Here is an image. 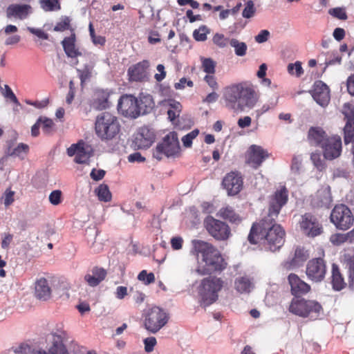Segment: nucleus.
I'll return each mask as SVG.
<instances>
[{"label": "nucleus", "instance_id": "1", "mask_svg": "<svg viewBox=\"0 0 354 354\" xmlns=\"http://www.w3.org/2000/svg\"><path fill=\"white\" fill-rule=\"evenodd\" d=\"M276 218L266 216L259 223L253 224L248 235L250 243H259L272 252L279 250L284 243L285 231L275 223Z\"/></svg>", "mask_w": 354, "mask_h": 354}, {"label": "nucleus", "instance_id": "2", "mask_svg": "<svg viewBox=\"0 0 354 354\" xmlns=\"http://www.w3.org/2000/svg\"><path fill=\"white\" fill-rule=\"evenodd\" d=\"M259 95L253 86L247 82L234 84L225 87L223 92L225 106L234 113L252 109L259 100Z\"/></svg>", "mask_w": 354, "mask_h": 354}, {"label": "nucleus", "instance_id": "3", "mask_svg": "<svg viewBox=\"0 0 354 354\" xmlns=\"http://www.w3.org/2000/svg\"><path fill=\"white\" fill-rule=\"evenodd\" d=\"M191 252L196 257L198 266L196 271L201 275L221 271L225 268V263L220 252L211 243L194 239L192 241Z\"/></svg>", "mask_w": 354, "mask_h": 354}, {"label": "nucleus", "instance_id": "4", "mask_svg": "<svg viewBox=\"0 0 354 354\" xmlns=\"http://www.w3.org/2000/svg\"><path fill=\"white\" fill-rule=\"evenodd\" d=\"M224 281L219 277L209 276L203 279L198 288L200 305L204 308L215 303L218 293L224 286Z\"/></svg>", "mask_w": 354, "mask_h": 354}, {"label": "nucleus", "instance_id": "5", "mask_svg": "<svg viewBox=\"0 0 354 354\" xmlns=\"http://www.w3.org/2000/svg\"><path fill=\"white\" fill-rule=\"evenodd\" d=\"M120 128L118 118L109 112H103L96 118L95 133L102 140H109L115 138L119 133Z\"/></svg>", "mask_w": 354, "mask_h": 354}, {"label": "nucleus", "instance_id": "6", "mask_svg": "<svg viewBox=\"0 0 354 354\" xmlns=\"http://www.w3.org/2000/svg\"><path fill=\"white\" fill-rule=\"evenodd\" d=\"M288 310L295 315L306 317L310 320L318 319L322 313V307L319 302L299 297L292 299Z\"/></svg>", "mask_w": 354, "mask_h": 354}, {"label": "nucleus", "instance_id": "7", "mask_svg": "<svg viewBox=\"0 0 354 354\" xmlns=\"http://www.w3.org/2000/svg\"><path fill=\"white\" fill-rule=\"evenodd\" d=\"M180 144L178 134L175 131L169 132L162 139L153 151V158L161 160L162 156L168 158L175 156L179 153Z\"/></svg>", "mask_w": 354, "mask_h": 354}, {"label": "nucleus", "instance_id": "8", "mask_svg": "<svg viewBox=\"0 0 354 354\" xmlns=\"http://www.w3.org/2000/svg\"><path fill=\"white\" fill-rule=\"evenodd\" d=\"M330 219L335 227L340 230H347L354 223V216L346 205H336L332 209Z\"/></svg>", "mask_w": 354, "mask_h": 354}, {"label": "nucleus", "instance_id": "9", "mask_svg": "<svg viewBox=\"0 0 354 354\" xmlns=\"http://www.w3.org/2000/svg\"><path fill=\"white\" fill-rule=\"evenodd\" d=\"M66 337V333L64 330H57L52 332L48 337L49 345L47 349L34 348L35 354H70L66 346L64 344V340Z\"/></svg>", "mask_w": 354, "mask_h": 354}, {"label": "nucleus", "instance_id": "10", "mask_svg": "<svg viewBox=\"0 0 354 354\" xmlns=\"http://www.w3.org/2000/svg\"><path fill=\"white\" fill-rule=\"evenodd\" d=\"M168 318V315L163 309L154 306L146 314L145 328L147 330L156 333L167 323Z\"/></svg>", "mask_w": 354, "mask_h": 354}, {"label": "nucleus", "instance_id": "11", "mask_svg": "<svg viewBox=\"0 0 354 354\" xmlns=\"http://www.w3.org/2000/svg\"><path fill=\"white\" fill-rule=\"evenodd\" d=\"M205 226L208 233L218 241L227 240L230 234V228L227 224L209 216L205 220Z\"/></svg>", "mask_w": 354, "mask_h": 354}, {"label": "nucleus", "instance_id": "12", "mask_svg": "<svg viewBox=\"0 0 354 354\" xmlns=\"http://www.w3.org/2000/svg\"><path fill=\"white\" fill-rule=\"evenodd\" d=\"M288 191L285 186H281L270 196L267 216L277 218L281 208L287 203Z\"/></svg>", "mask_w": 354, "mask_h": 354}, {"label": "nucleus", "instance_id": "13", "mask_svg": "<svg viewBox=\"0 0 354 354\" xmlns=\"http://www.w3.org/2000/svg\"><path fill=\"white\" fill-rule=\"evenodd\" d=\"M66 153L70 157L75 156L74 161L77 164L88 163L93 155L91 147L83 140L72 144L67 148Z\"/></svg>", "mask_w": 354, "mask_h": 354}, {"label": "nucleus", "instance_id": "14", "mask_svg": "<svg viewBox=\"0 0 354 354\" xmlns=\"http://www.w3.org/2000/svg\"><path fill=\"white\" fill-rule=\"evenodd\" d=\"M118 110L127 117L137 118L139 116L137 98L131 95H122L118 104Z\"/></svg>", "mask_w": 354, "mask_h": 354}, {"label": "nucleus", "instance_id": "15", "mask_svg": "<svg viewBox=\"0 0 354 354\" xmlns=\"http://www.w3.org/2000/svg\"><path fill=\"white\" fill-rule=\"evenodd\" d=\"M323 155L327 160H334L338 158L342 153V139L339 136L329 137L322 147Z\"/></svg>", "mask_w": 354, "mask_h": 354}, {"label": "nucleus", "instance_id": "16", "mask_svg": "<svg viewBox=\"0 0 354 354\" xmlns=\"http://www.w3.org/2000/svg\"><path fill=\"white\" fill-rule=\"evenodd\" d=\"M300 227L304 234L309 237H315L322 233V225L317 219L310 214H306L301 217Z\"/></svg>", "mask_w": 354, "mask_h": 354}, {"label": "nucleus", "instance_id": "17", "mask_svg": "<svg viewBox=\"0 0 354 354\" xmlns=\"http://www.w3.org/2000/svg\"><path fill=\"white\" fill-rule=\"evenodd\" d=\"M326 268L324 260L321 258L310 260L306 266V274L309 279L315 282L322 281L326 274Z\"/></svg>", "mask_w": 354, "mask_h": 354}, {"label": "nucleus", "instance_id": "18", "mask_svg": "<svg viewBox=\"0 0 354 354\" xmlns=\"http://www.w3.org/2000/svg\"><path fill=\"white\" fill-rule=\"evenodd\" d=\"M222 185L226 189L228 195L234 196L242 189V176L238 172L232 171L226 174L223 178Z\"/></svg>", "mask_w": 354, "mask_h": 354}, {"label": "nucleus", "instance_id": "19", "mask_svg": "<svg viewBox=\"0 0 354 354\" xmlns=\"http://www.w3.org/2000/svg\"><path fill=\"white\" fill-rule=\"evenodd\" d=\"M314 100L321 106H326L330 99L328 86L322 81H316L311 92Z\"/></svg>", "mask_w": 354, "mask_h": 354}, {"label": "nucleus", "instance_id": "20", "mask_svg": "<svg viewBox=\"0 0 354 354\" xmlns=\"http://www.w3.org/2000/svg\"><path fill=\"white\" fill-rule=\"evenodd\" d=\"M156 135L151 129L147 127H141L134 139V143L139 149H147L154 142Z\"/></svg>", "mask_w": 354, "mask_h": 354}, {"label": "nucleus", "instance_id": "21", "mask_svg": "<svg viewBox=\"0 0 354 354\" xmlns=\"http://www.w3.org/2000/svg\"><path fill=\"white\" fill-rule=\"evenodd\" d=\"M268 156L269 154L266 150L254 145L249 148L247 162L252 167L257 168Z\"/></svg>", "mask_w": 354, "mask_h": 354}, {"label": "nucleus", "instance_id": "22", "mask_svg": "<svg viewBox=\"0 0 354 354\" xmlns=\"http://www.w3.org/2000/svg\"><path fill=\"white\" fill-rule=\"evenodd\" d=\"M332 201L333 198L330 186L323 185L313 196L311 203L315 207H325L328 208Z\"/></svg>", "mask_w": 354, "mask_h": 354}, {"label": "nucleus", "instance_id": "23", "mask_svg": "<svg viewBox=\"0 0 354 354\" xmlns=\"http://www.w3.org/2000/svg\"><path fill=\"white\" fill-rule=\"evenodd\" d=\"M32 13V8L28 4H11L6 9L8 18L20 20L26 19Z\"/></svg>", "mask_w": 354, "mask_h": 354}, {"label": "nucleus", "instance_id": "24", "mask_svg": "<svg viewBox=\"0 0 354 354\" xmlns=\"http://www.w3.org/2000/svg\"><path fill=\"white\" fill-rule=\"evenodd\" d=\"M288 280L290 286L291 292L296 297L305 295L310 290V285L301 280L295 274H289Z\"/></svg>", "mask_w": 354, "mask_h": 354}, {"label": "nucleus", "instance_id": "25", "mask_svg": "<svg viewBox=\"0 0 354 354\" xmlns=\"http://www.w3.org/2000/svg\"><path fill=\"white\" fill-rule=\"evenodd\" d=\"M51 288L48 281L44 277L36 280L35 283V296L41 301H47L51 297Z\"/></svg>", "mask_w": 354, "mask_h": 354}, {"label": "nucleus", "instance_id": "26", "mask_svg": "<svg viewBox=\"0 0 354 354\" xmlns=\"http://www.w3.org/2000/svg\"><path fill=\"white\" fill-rule=\"evenodd\" d=\"M106 274L107 272L105 269L96 266L85 274L84 280L88 286L95 287L104 280Z\"/></svg>", "mask_w": 354, "mask_h": 354}, {"label": "nucleus", "instance_id": "27", "mask_svg": "<svg viewBox=\"0 0 354 354\" xmlns=\"http://www.w3.org/2000/svg\"><path fill=\"white\" fill-rule=\"evenodd\" d=\"M76 36L72 32L69 37H65L62 41L64 50L67 57L75 58L82 55V53L76 46Z\"/></svg>", "mask_w": 354, "mask_h": 354}, {"label": "nucleus", "instance_id": "28", "mask_svg": "<svg viewBox=\"0 0 354 354\" xmlns=\"http://www.w3.org/2000/svg\"><path fill=\"white\" fill-rule=\"evenodd\" d=\"M88 57L90 59V63L85 64L82 69L77 70L82 85L91 78L93 69L98 59L97 55L91 53L88 54Z\"/></svg>", "mask_w": 354, "mask_h": 354}, {"label": "nucleus", "instance_id": "29", "mask_svg": "<svg viewBox=\"0 0 354 354\" xmlns=\"http://www.w3.org/2000/svg\"><path fill=\"white\" fill-rule=\"evenodd\" d=\"M234 288L241 294L249 293L254 288V279L248 275L237 277L234 281Z\"/></svg>", "mask_w": 354, "mask_h": 354}, {"label": "nucleus", "instance_id": "30", "mask_svg": "<svg viewBox=\"0 0 354 354\" xmlns=\"http://www.w3.org/2000/svg\"><path fill=\"white\" fill-rule=\"evenodd\" d=\"M308 140L311 145L322 147L323 143L329 137L320 127H311L308 131Z\"/></svg>", "mask_w": 354, "mask_h": 354}, {"label": "nucleus", "instance_id": "31", "mask_svg": "<svg viewBox=\"0 0 354 354\" xmlns=\"http://www.w3.org/2000/svg\"><path fill=\"white\" fill-rule=\"evenodd\" d=\"M110 93L107 90L98 89L95 93L93 106L98 110L106 109L109 106Z\"/></svg>", "mask_w": 354, "mask_h": 354}, {"label": "nucleus", "instance_id": "32", "mask_svg": "<svg viewBox=\"0 0 354 354\" xmlns=\"http://www.w3.org/2000/svg\"><path fill=\"white\" fill-rule=\"evenodd\" d=\"M137 104L138 109L140 115H145L150 112L153 106L154 102L151 95L149 94H142L139 97V99H137Z\"/></svg>", "mask_w": 354, "mask_h": 354}, {"label": "nucleus", "instance_id": "33", "mask_svg": "<svg viewBox=\"0 0 354 354\" xmlns=\"http://www.w3.org/2000/svg\"><path fill=\"white\" fill-rule=\"evenodd\" d=\"M344 262L348 270V287L354 290V252L346 253L344 255Z\"/></svg>", "mask_w": 354, "mask_h": 354}, {"label": "nucleus", "instance_id": "34", "mask_svg": "<svg viewBox=\"0 0 354 354\" xmlns=\"http://www.w3.org/2000/svg\"><path fill=\"white\" fill-rule=\"evenodd\" d=\"M98 234V230L95 226H89L86 229L85 236L87 240L88 244L90 248L93 250V252H100L102 246L100 245L97 248L95 246V239Z\"/></svg>", "mask_w": 354, "mask_h": 354}, {"label": "nucleus", "instance_id": "35", "mask_svg": "<svg viewBox=\"0 0 354 354\" xmlns=\"http://www.w3.org/2000/svg\"><path fill=\"white\" fill-rule=\"evenodd\" d=\"M217 216L234 223H239L241 221V217L236 214L234 209L230 206L221 208L217 213Z\"/></svg>", "mask_w": 354, "mask_h": 354}, {"label": "nucleus", "instance_id": "36", "mask_svg": "<svg viewBox=\"0 0 354 354\" xmlns=\"http://www.w3.org/2000/svg\"><path fill=\"white\" fill-rule=\"evenodd\" d=\"M331 283L335 290L339 291L346 287V283L341 274L338 267L333 264L332 267Z\"/></svg>", "mask_w": 354, "mask_h": 354}, {"label": "nucleus", "instance_id": "37", "mask_svg": "<svg viewBox=\"0 0 354 354\" xmlns=\"http://www.w3.org/2000/svg\"><path fill=\"white\" fill-rule=\"evenodd\" d=\"M354 239V229L346 234L336 233L330 237V241L334 245H340L346 242L351 243Z\"/></svg>", "mask_w": 354, "mask_h": 354}, {"label": "nucleus", "instance_id": "38", "mask_svg": "<svg viewBox=\"0 0 354 354\" xmlns=\"http://www.w3.org/2000/svg\"><path fill=\"white\" fill-rule=\"evenodd\" d=\"M167 103L169 106V109L167 111L168 118L171 121H174L180 115L182 110V105L180 102L172 99L168 100Z\"/></svg>", "mask_w": 354, "mask_h": 354}, {"label": "nucleus", "instance_id": "39", "mask_svg": "<svg viewBox=\"0 0 354 354\" xmlns=\"http://www.w3.org/2000/svg\"><path fill=\"white\" fill-rule=\"evenodd\" d=\"M308 257L309 254L307 250H304L303 248H297L290 266L292 267H299L305 262Z\"/></svg>", "mask_w": 354, "mask_h": 354}, {"label": "nucleus", "instance_id": "40", "mask_svg": "<svg viewBox=\"0 0 354 354\" xmlns=\"http://www.w3.org/2000/svg\"><path fill=\"white\" fill-rule=\"evenodd\" d=\"M234 48V53L238 57H243L246 55L248 50L247 44L236 38H231L229 44Z\"/></svg>", "mask_w": 354, "mask_h": 354}, {"label": "nucleus", "instance_id": "41", "mask_svg": "<svg viewBox=\"0 0 354 354\" xmlns=\"http://www.w3.org/2000/svg\"><path fill=\"white\" fill-rule=\"evenodd\" d=\"M95 193L100 201L109 202L111 200V193L109 191L108 185L106 184H100L95 188Z\"/></svg>", "mask_w": 354, "mask_h": 354}, {"label": "nucleus", "instance_id": "42", "mask_svg": "<svg viewBox=\"0 0 354 354\" xmlns=\"http://www.w3.org/2000/svg\"><path fill=\"white\" fill-rule=\"evenodd\" d=\"M39 122L40 123L42 132L45 135H51L55 131V123L52 119L46 117H39Z\"/></svg>", "mask_w": 354, "mask_h": 354}, {"label": "nucleus", "instance_id": "43", "mask_svg": "<svg viewBox=\"0 0 354 354\" xmlns=\"http://www.w3.org/2000/svg\"><path fill=\"white\" fill-rule=\"evenodd\" d=\"M344 140L346 145H348L354 140V120H346V125L344 129Z\"/></svg>", "mask_w": 354, "mask_h": 354}, {"label": "nucleus", "instance_id": "44", "mask_svg": "<svg viewBox=\"0 0 354 354\" xmlns=\"http://www.w3.org/2000/svg\"><path fill=\"white\" fill-rule=\"evenodd\" d=\"M60 0H40L41 8L46 12H54L59 10Z\"/></svg>", "mask_w": 354, "mask_h": 354}, {"label": "nucleus", "instance_id": "45", "mask_svg": "<svg viewBox=\"0 0 354 354\" xmlns=\"http://www.w3.org/2000/svg\"><path fill=\"white\" fill-rule=\"evenodd\" d=\"M8 354H35L34 348L30 345L21 343L18 346L12 347L8 351Z\"/></svg>", "mask_w": 354, "mask_h": 354}, {"label": "nucleus", "instance_id": "46", "mask_svg": "<svg viewBox=\"0 0 354 354\" xmlns=\"http://www.w3.org/2000/svg\"><path fill=\"white\" fill-rule=\"evenodd\" d=\"M257 12L254 3L252 0H248L244 3V8L242 11V17L245 19L253 17Z\"/></svg>", "mask_w": 354, "mask_h": 354}, {"label": "nucleus", "instance_id": "47", "mask_svg": "<svg viewBox=\"0 0 354 354\" xmlns=\"http://www.w3.org/2000/svg\"><path fill=\"white\" fill-rule=\"evenodd\" d=\"M29 147L26 144L20 143L10 153V156L18 157L21 159H24L26 155L28 153Z\"/></svg>", "mask_w": 354, "mask_h": 354}, {"label": "nucleus", "instance_id": "48", "mask_svg": "<svg viewBox=\"0 0 354 354\" xmlns=\"http://www.w3.org/2000/svg\"><path fill=\"white\" fill-rule=\"evenodd\" d=\"M287 70L290 75H295L297 77H299L304 74L301 62L299 61H297L294 64H289Z\"/></svg>", "mask_w": 354, "mask_h": 354}, {"label": "nucleus", "instance_id": "49", "mask_svg": "<svg viewBox=\"0 0 354 354\" xmlns=\"http://www.w3.org/2000/svg\"><path fill=\"white\" fill-rule=\"evenodd\" d=\"M231 38H227L223 34L216 33L213 37V42L219 48H225L230 44Z\"/></svg>", "mask_w": 354, "mask_h": 354}, {"label": "nucleus", "instance_id": "50", "mask_svg": "<svg viewBox=\"0 0 354 354\" xmlns=\"http://www.w3.org/2000/svg\"><path fill=\"white\" fill-rule=\"evenodd\" d=\"M215 62L210 58H203L202 59V67L207 74H214L215 73Z\"/></svg>", "mask_w": 354, "mask_h": 354}, {"label": "nucleus", "instance_id": "51", "mask_svg": "<svg viewBox=\"0 0 354 354\" xmlns=\"http://www.w3.org/2000/svg\"><path fill=\"white\" fill-rule=\"evenodd\" d=\"M209 32L206 26H202L193 32V37L198 41H204L207 39V34Z\"/></svg>", "mask_w": 354, "mask_h": 354}, {"label": "nucleus", "instance_id": "52", "mask_svg": "<svg viewBox=\"0 0 354 354\" xmlns=\"http://www.w3.org/2000/svg\"><path fill=\"white\" fill-rule=\"evenodd\" d=\"M138 279L145 285H149L155 281V276L152 272L148 273L146 270H142L138 275Z\"/></svg>", "mask_w": 354, "mask_h": 354}, {"label": "nucleus", "instance_id": "53", "mask_svg": "<svg viewBox=\"0 0 354 354\" xmlns=\"http://www.w3.org/2000/svg\"><path fill=\"white\" fill-rule=\"evenodd\" d=\"M199 131L194 129L182 138V142L185 147H190L192 145L193 140L198 135Z\"/></svg>", "mask_w": 354, "mask_h": 354}, {"label": "nucleus", "instance_id": "54", "mask_svg": "<svg viewBox=\"0 0 354 354\" xmlns=\"http://www.w3.org/2000/svg\"><path fill=\"white\" fill-rule=\"evenodd\" d=\"M277 104V100H272L268 103L264 104L260 109L256 110L257 117L259 118L261 115L266 113L270 109H274Z\"/></svg>", "mask_w": 354, "mask_h": 354}, {"label": "nucleus", "instance_id": "55", "mask_svg": "<svg viewBox=\"0 0 354 354\" xmlns=\"http://www.w3.org/2000/svg\"><path fill=\"white\" fill-rule=\"evenodd\" d=\"M342 113L346 120H354V107L349 103H345L342 107Z\"/></svg>", "mask_w": 354, "mask_h": 354}, {"label": "nucleus", "instance_id": "56", "mask_svg": "<svg viewBox=\"0 0 354 354\" xmlns=\"http://www.w3.org/2000/svg\"><path fill=\"white\" fill-rule=\"evenodd\" d=\"M49 201L53 205H59L62 201V192L54 190L49 195Z\"/></svg>", "mask_w": 354, "mask_h": 354}, {"label": "nucleus", "instance_id": "57", "mask_svg": "<svg viewBox=\"0 0 354 354\" xmlns=\"http://www.w3.org/2000/svg\"><path fill=\"white\" fill-rule=\"evenodd\" d=\"M301 158L300 156H294L292 159L291 171L292 173L299 174L301 167Z\"/></svg>", "mask_w": 354, "mask_h": 354}, {"label": "nucleus", "instance_id": "58", "mask_svg": "<svg viewBox=\"0 0 354 354\" xmlns=\"http://www.w3.org/2000/svg\"><path fill=\"white\" fill-rule=\"evenodd\" d=\"M70 28V19L68 17L64 18L62 21L56 24L54 30L57 32H62Z\"/></svg>", "mask_w": 354, "mask_h": 354}, {"label": "nucleus", "instance_id": "59", "mask_svg": "<svg viewBox=\"0 0 354 354\" xmlns=\"http://www.w3.org/2000/svg\"><path fill=\"white\" fill-rule=\"evenodd\" d=\"M145 350L147 353L153 351L156 344V339L154 337H150L144 339Z\"/></svg>", "mask_w": 354, "mask_h": 354}, {"label": "nucleus", "instance_id": "60", "mask_svg": "<svg viewBox=\"0 0 354 354\" xmlns=\"http://www.w3.org/2000/svg\"><path fill=\"white\" fill-rule=\"evenodd\" d=\"M15 192L10 189H7L3 196V203L6 207L10 205L15 201L14 199Z\"/></svg>", "mask_w": 354, "mask_h": 354}, {"label": "nucleus", "instance_id": "61", "mask_svg": "<svg viewBox=\"0 0 354 354\" xmlns=\"http://www.w3.org/2000/svg\"><path fill=\"white\" fill-rule=\"evenodd\" d=\"M27 30L32 34L36 35L40 39H48V35L43 30L39 28H35L32 27H28Z\"/></svg>", "mask_w": 354, "mask_h": 354}, {"label": "nucleus", "instance_id": "62", "mask_svg": "<svg viewBox=\"0 0 354 354\" xmlns=\"http://www.w3.org/2000/svg\"><path fill=\"white\" fill-rule=\"evenodd\" d=\"M329 12L331 15L339 19H346L347 18L345 10L340 8H333L330 10Z\"/></svg>", "mask_w": 354, "mask_h": 354}, {"label": "nucleus", "instance_id": "63", "mask_svg": "<svg viewBox=\"0 0 354 354\" xmlns=\"http://www.w3.org/2000/svg\"><path fill=\"white\" fill-rule=\"evenodd\" d=\"M269 36L270 32L268 30H262L257 35L255 36L254 39L257 43L261 44L266 41L268 39Z\"/></svg>", "mask_w": 354, "mask_h": 354}, {"label": "nucleus", "instance_id": "64", "mask_svg": "<svg viewBox=\"0 0 354 354\" xmlns=\"http://www.w3.org/2000/svg\"><path fill=\"white\" fill-rule=\"evenodd\" d=\"M204 80L212 89H218V83L213 74H207L204 77Z\"/></svg>", "mask_w": 354, "mask_h": 354}]
</instances>
